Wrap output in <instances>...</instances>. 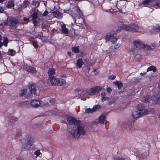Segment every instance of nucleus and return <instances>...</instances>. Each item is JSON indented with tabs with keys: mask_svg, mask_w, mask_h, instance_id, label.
Wrapping results in <instances>:
<instances>
[{
	"mask_svg": "<svg viewBox=\"0 0 160 160\" xmlns=\"http://www.w3.org/2000/svg\"><path fill=\"white\" fill-rule=\"evenodd\" d=\"M67 121L69 125H74L76 123L77 126H70L68 127V131L72 136L75 138H78L81 135H84L85 131L81 124V121L79 120H77L73 117L69 118Z\"/></svg>",
	"mask_w": 160,
	"mask_h": 160,
	"instance_id": "f257e3e1",
	"label": "nucleus"
},
{
	"mask_svg": "<svg viewBox=\"0 0 160 160\" xmlns=\"http://www.w3.org/2000/svg\"><path fill=\"white\" fill-rule=\"evenodd\" d=\"M55 70L54 68L49 69L48 73L49 77L48 81H49V84L52 86H61L66 83L65 80L61 78H55Z\"/></svg>",
	"mask_w": 160,
	"mask_h": 160,
	"instance_id": "f03ea898",
	"label": "nucleus"
},
{
	"mask_svg": "<svg viewBox=\"0 0 160 160\" xmlns=\"http://www.w3.org/2000/svg\"><path fill=\"white\" fill-rule=\"evenodd\" d=\"M22 135L21 131L20 130H18L17 131L15 137V139L16 140L19 139L23 145H25L27 146H32V141L31 140V137L30 135H27L26 136L25 138H24L22 140L20 139L21 136Z\"/></svg>",
	"mask_w": 160,
	"mask_h": 160,
	"instance_id": "7ed1b4c3",
	"label": "nucleus"
},
{
	"mask_svg": "<svg viewBox=\"0 0 160 160\" xmlns=\"http://www.w3.org/2000/svg\"><path fill=\"white\" fill-rule=\"evenodd\" d=\"M158 92L156 96L154 95L152 98L151 96L147 95L146 96H144L143 98V102L146 103H149L152 99V103L155 104H158L160 103V91H157Z\"/></svg>",
	"mask_w": 160,
	"mask_h": 160,
	"instance_id": "20e7f679",
	"label": "nucleus"
},
{
	"mask_svg": "<svg viewBox=\"0 0 160 160\" xmlns=\"http://www.w3.org/2000/svg\"><path fill=\"white\" fill-rule=\"evenodd\" d=\"M130 25L129 26L126 24H123L120 26V29H118L119 32L121 30L124 29L131 32H137L139 29V26L137 24L133 23L130 24Z\"/></svg>",
	"mask_w": 160,
	"mask_h": 160,
	"instance_id": "39448f33",
	"label": "nucleus"
},
{
	"mask_svg": "<svg viewBox=\"0 0 160 160\" xmlns=\"http://www.w3.org/2000/svg\"><path fill=\"white\" fill-rule=\"evenodd\" d=\"M7 23H5V25H8L9 26L14 27L15 28L17 27L18 25L19 24L20 22L17 18L13 16L8 17L7 19Z\"/></svg>",
	"mask_w": 160,
	"mask_h": 160,
	"instance_id": "423d86ee",
	"label": "nucleus"
},
{
	"mask_svg": "<svg viewBox=\"0 0 160 160\" xmlns=\"http://www.w3.org/2000/svg\"><path fill=\"white\" fill-rule=\"evenodd\" d=\"M133 46L134 48H132L128 50V52H132L133 54L135 53L136 49L135 48L142 49L144 43L140 40H135L133 42Z\"/></svg>",
	"mask_w": 160,
	"mask_h": 160,
	"instance_id": "0eeeda50",
	"label": "nucleus"
},
{
	"mask_svg": "<svg viewBox=\"0 0 160 160\" xmlns=\"http://www.w3.org/2000/svg\"><path fill=\"white\" fill-rule=\"evenodd\" d=\"M106 42H108L111 40V42L112 44H114L117 42L118 38H116V34L114 31L112 32L110 34H107L105 37Z\"/></svg>",
	"mask_w": 160,
	"mask_h": 160,
	"instance_id": "6e6552de",
	"label": "nucleus"
},
{
	"mask_svg": "<svg viewBox=\"0 0 160 160\" xmlns=\"http://www.w3.org/2000/svg\"><path fill=\"white\" fill-rule=\"evenodd\" d=\"M24 68L26 71L32 73H36V70L35 68L26 64H25Z\"/></svg>",
	"mask_w": 160,
	"mask_h": 160,
	"instance_id": "1a4fd4ad",
	"label": "nucleus"
},
{
	"mask_svg": "<svg viewBox=\"0 0 160 160\" xmlns=\"http://www.w3.org/2000/svg\"><path fill=\"white\" fill-rule=\"evenodd\" d=\"M75 22L76 23L78 24V25L80 26L84 23L85 21L83 18L80 16H76L75 18Z\"/></svg>",
	"mask_w": 160,
	"mask_h": 160,
	"instance_id": "9d476101",
	"label": "nucleus"
},
{
	"mask_svg": "<svg viewBox=\"0 0 160 160\" xmlns=\"http://www.w3.org/2000/svg\"><path fill=\"white\" fill-rule=\"evenodd\" d=\"M138 111L141 112H143L142 114L144 115H146L148 112V110L144 108V104L142 103H139L137 106Z\"/></svg>",
	"mask_w": 160,
	"mask_h": 160,
	"instance_id": "9b49d317",
	"label": "nucleus"
},
{
	"mask_svg": "<svg viewBox=\"0 0 160 160\" xmlns=\"http://www.w3.org/2000/svg\"><path fill=\"white\" fill-rule=\"evenodd\" d=\"M100 105L94 106L93 108H88L86 109L85 112L87 113L93 112L99 110L100 108Z\"/></svg>",
	"mask_w": 160,
	"mask_h": 160,
	"instance_id": "f8f14e48",
	"label": "nucleus"
},
{
	"mask_svg": "<svg viewBox=\"0 0 160 160\" xmlns=\"http://www.w3.org/2000/svg\"><path fill=\"white\" fill-rule=\"evenodd\" d=\"M143 112H141L138 111L133 112L132 113V117L133 118L135 119V120L139 117H141L144 115L142 114Z\"/></svg>",
	"mask_w": 160,
	"mask_h": 160,
	"instance_id": "ddd939ff",
	"label": "nucleus"
},
{
	"mask_svg": "<svg viewBox=\"0 0 160 160\" xmlns=\"http://www.w3.org/2000/svg\"><path fill=\"white\" fill-rule=\"evenodd\" d=\"M87 91H83L81 93H80L79 98L81 99L85 100L87 98H89Z\"/></svg>",
	"mask_w": 160,
	"mask_h": 160,
	"instance_id": "4468645a",
	"label": "nucleus"
},
{
	"mask_svg": "<svg viewBox=\"0 0 160 160\" xmlns=\"http://www.w3.org/2000/svg\"><path fill=\"white\" fill-rule=\"evenodd\" d=\"M54 16L57 18L60 19L62 18L63 14L60 12L58 10H56L52 12Z\"/></svg>",
	"mask_w": 160,
	"mask_h": 160,
	"instance_id": "2eb2a0df",
	"label": "nucleus"
},
{
	"mask_svg": "<svg viewBox=\"0 0 160 160\" xmlns=\"http://www.w3.org/2000/svg\"><path fill=\"white\" fill-rule=\"evenodd\" d=\"M61 28L62 30L61 33L64 34H68V30L66 28V25L64 23L61 25Z\"/></svg>",
	"mask_w": 160,
	"mask_h": 160,
	"instance_id": "dca6fc26",
	"label": "nucleus"
},
{
	"mask_svg": "<svg viewBox=\"0 0 160 160\" xmlns=\"http://www.w3.org/2000/svg\"><path fill=\"white\" fill-rule=\"evenodd\" d=\"M84 64V62L81 58H78L76 61V65L79 68H81Z\"/></svg>",
	"mask_w": 160,
	"mask_h": 160,
	"instance_id": "f3484780",
	"label": "nucleus"
},
{
	"mask_svg": "<svg viewBox=\"0 0 160 160\" xmlns=\"http://www.w3.org/2000/svg\"><path fill=\"white\" fill-rule=\"evenodd\" d=\"M40 104V102L38 100H32L30 102V104L32 106L37 108L38 107Z\"/></svg>",
	"mask_w": 160,
	"mask_h": 160,
	"instance_id": "a211bd4d",
	"label": "nucleus"
},
{
	"mask_svg": "<svg viewBox=\"0 0 160 160\" xmlns=\"http://www.w3.org/2000/svg\"><path fill=\"white\" fill-rule=\"evenodd\" d=\"M142 49L147 51H150L151 50H153V48H152L151 46L148 45L143 44L142 47Z\"/></svg>",
	"mask_w": 160,
	"mask_h": 160,
	"instance_id": "6ab92c4d",
	"label": "nucleus"
},
{
	"mask_svg": "<svg viewBox=\"0 0 160 160\" xmlns=\"http://www.w3.org/2000/svg\"><path fill=\"white\" fill-rule=\"evenodd\" d=\"M114 85L117 86L119 89H121L123 86L122 83L121 81H117L113 82Z\"/></svg>",
	"mask_w": 160,
	"mask_h": 160,
	"instance_id": "aec40b11",
	"label": "nucleus"
},
{
	"mask_svg": "<svg viewBox=\"0 0 160 160\" xmlns=\"http://www.w3.org/2000/svg\"><path fill=\"white\" fill-rule=\"evenodd\" d=\"M6 6L8 8H12L14 6V3L12 0H10L7 2Z\"/></svg>",
	"mask_w": 160,
	"mask_h": 160,
	"instance_id": "412c9836",
	"label": "nucleus"
},
{
	"mask_svg": "<svg viewBox=\"0 0 160 160\" xmlns=\"http://www.w3.org/2000/svg\"><path fill=\"white\" fill-rule=\"evenodd\" d=\"M106 118V116L104 115H101L99 118V122L101 124H104Z\"/></svg>",
	"mask_w": 160,
	"mask_h": 160,
	"instance_id": "4be33fe9",
	"label": "nucleus"
},
{
	"mask_svg": "<svg viewBox=\"0 0 160 160\" xmlns=\"http://www.w3.org/2000/svg\"><path fill=\"white\" fill-rule=\"evenodd\" d=\"M28 87L30 90H37L36 85L34 83L30 82Z\"/></svg>",
	"mask_w": 160,
	"mask_h": 160,
	"instance_id": "5701e85b",
	"label": "nucleus"
},
{
	"mask_svg": "<svg viewBox=\"0 0 160 160\" xmlns=\"http://www.w3.org/2000/svg\"><path fill=\"white\" fill-rule=\"evenodd\" d=\"M153 71V72H155L157 71V69L155 66H151L148 68L147 69V72L150 71Z\"/></svg>",
	"mask_w": 160,
	"mask_h": 160,
	"instance_id": "b1692460",
	"label": "nucleus"
},
{
	"mask_svg": "<svg viewBox=\"0 0 160 160\" xmlns=\"http://www.w3.org/2000/svg\"><path fill=\"white\" fill-rule=\"evenodd\" d=\"M33 11V13L31 14V16L32 19H37L38 18V13L37 12H36V9L34 8Z\"/></svg>",
	"mask_w": 160,
	"mask_h": 160,
	"instance_id": "393cba45",
	"label": "nucleus"
},
{
	"mask_svg": "<svg viewBox=\"0 0 160 160\" xmlns=\"http://www.w3.org/2000/svg\"><path fill=\"white\" fill-rule=\"evenodd\" d=\"M72 50L76 53H78L79 52V46L74 47L72 48Z\"/></svg>",
	"mask_w": 160,
	"mask_h": 160,
	"instance_id": "a878e982",
	"label": "nucleus"
},
{
	"mask_svg": "<svg viewBox=\"0 0 160 160\" xmlns=\"http://www.w3.org/2000/svg\"><path fill=\"white\" fill-rule=\"evenodd\" d=\"M9 42L8 39L7 38H5L3 41V45L6 47L8 46V44Z\"/></svg>",
	"mask_w": 160,
	"mask_h": 160,
	"instance_id": "bb28decb",
	"label": "nucleus"
},
{
	"mask_svg": "<svg viewBox=\"0 0 160 160\" xmlns=\"http://www.w3.org/2000/svg\"><path fill=\"white\" fill-rule=\"evenodd\" d=\"M102 87L100 86H95L92 88L90 90H101Z\"/></svg>",
	"mask_w": 160,
	"mask_h": 160,
	"instance_id": "cd10ccee",
	"label": "nucleus"
},
{
	"mask_svg": "<svg viewBox=\"0 0 160 160\" xmlns=\"http://www.w3.org/2000/svg\"><path fill=\"white\" fill-rule=\"evenodd\" d=\"M36 91H29L28 96H26V98H28L29 97H32V95L31 94L32 93H33L34 94H36Z\"/></svg>",
	"mask_w": 160,
	"mask_h": 160,
	"instance_id": "c85d7f7f",
	"label": "nucleus"
},
{
	"mask_svg": "<svg viewBox=\"0 0 160 160\" xmlns=\"http://www.w3.org/2000/svg\"><path fill=\"white\" fill-rule=\"evenodd\" d=\"M156 1L155 3H154L153 5L155 6H158L160 8V0H154Z\"/></svg>",
	"mask_w": 160,
	"mask_h": 160,
	"instance_id": "c756f323",
	"label": "nucleus"
},
{
	"mask_svg": "<svg viewBox=\"0 0 160 160\" xmlns=\"http://www.w3.org/2000/svg\"><path fill=\"white\" fill-rule=\"evenodd\" d=\"M9 54L11 56H13L16 53V51L12 49L9 50Z\"/></svg>",
	"mask_w": 160,
	"mask_h": 160,
	"instance_id": "7c9ffc66",
	"label": "nucleus"
},
{
	"mask_svg": "<svg viewBox=\"0 0 160 160\" xmlns=\"http://www.w3.org/2000/svg\"><path fill=\"white\" fill-rule=\"evenodd\" d=\"M99 91H87L88 95H93L95 94L96 92H98Z\"/></svg>",
	"mask_w": 160,
	"mask_h": 160,
	"instance_id": "2f4dec72",
	"label": "nucleus"
},
{
	"mask_svg": "<svg viewBox=\"0 0 160 160\" xmlns=\"http://www.w3.org/2000/svg\"><path fill=\"white\" fill-rule=\"evenodd\" d=\"M153 1V0H144L142 1V3L145 5H147Z\"/></svg>",
	"mask_w": 160,
	"mask_h": 160,
	"instance_id": "473e14b6",
	"label": "nucleus"
},
{
	"mask_svg": "<svg viewBox=\"0 0 160 160\" xmlns=\"http://www.w3.org/2000/svg\"><path fill=\"white\" fill-rule=\"evenodd\" d=\"M42 33L41 32H38V34H35L34 35L35 38H38L39 39H41L42 37Z\"/></svg>",
	"mask_w": 160,
	"mask_h": 160,
	"instance_id": "72a5a7b5",
	"label": "nucleus"
},
{
	"mask_svg": "<svg viewBox=\"0 0 160 160\" xmlns=\"http://www.w3.org/2000/svg\"><path fill=\"white\" fill-rule=\"evenodd\" d=\"M32 45L36 49L37 48L38 46L37 43L35 41H32Z\"/></svg>",
	"mask_w": 160,
	"mask_h": 160,
	"instance_id": "f704fd0d",
	"label": "nucleus"
},
{
	"mask_svg": "<svg viewBox=\"0 0 160 160\" xmlns=\"http://www.w3.org/2000/svg\"><path fill=\"white\" fill-rule=\"evenodd\" d=\"M116 77L115 75H113V74H112L108 76V78L109 79H111L112 80H114L116 78Z\"/></svg>",
	"mask_w": 160,
	"mask_h": 160,
	"instance_id": "c9c22d12",
	"label": "nucleus"
},
{
	"mask_svg": "<svg viewBox=\"0 0 160 160\" xmlns=\"http://www.w3.org/2000/svg\"><path fill=\"white\" fill-rule=\"evenodd\" d=\"M32 21L34 26L35 27L37 26L38 25V21L37 20V19H32Z\"/></svg>",
	"mask_w": 160,
	"mask_h": 160,
	"instance_id": "e433bc0d",
	"label": "nucleus"
},
{
	"mask_svg": "<svg viewBox=\"0 0 160 160\" xmlns=\"http://www.w3.org/2000/svg\"><path fill=\"white\" fill-rule=\"evenodd\" d=\"M34 154L37 156H38L41 154L40 150H38L34 152Z\"/></svg>",
	"mask_w": 160,
	"mask_h": 160,
	"instance_id": "4c0bfd02",
	"label": "nucleus"
},
{
	"mask_svg": "<svg viewBox=\"0 0 160 160\" xmlns=\"http://www.w3.org/2000/svg\"><path fill=\"white\" fill-rule=\"evenodd\" d=\"M48 14V11L46 9L44 12L42 14V16L43 17H46Z\"/></svg>",
	"mask_w": 160,
	"mask_h": 160,
	"instance_id": "58836bf2",
	"label": "nucleus"
},
{
	"mask_svg": "<svg viewBox=\"0 0 160 160\" xmlns=\"http://www.w3.org/2000/svg\"><path fill=\"white\" fill-rule=\"evenodd\" d=\"M109 98L104 96L102 97V101L103 102V101H108L109 100Z\"/></svg>",
	"mask_w": 160,
	"mask_h": 160,
	"instance_id": "ea45409f",
	"label": "nucleus"
},
{
	"mask_svg": "<svg viewBox=\"0 0 160 160\" xmlns=\"http://www.w3.org/2000/svg\"><path fill=\"white\" fill-rule=\"evenodd\" d=\"M18 118L15 117L14 116H11L10 118V120H14V121H16L18 120Z\"/></svg>",
	"mask_w": 160,
	"mask_h": 160,
	"instance_id": "a19ab883",
	"label": "nucleus"
},
{
	"mask_svg": "<svg viewBox=\"0 0 160 160\" xmlns=\"http://www.w3.org/2000/svg\"><path fill=\"white\" fill-rule=\"evenodd\" d=\"M154 29L155 30H158L160 31V25L158 24L156 26V27H155Z\"/></svg>",
	"mask_w": 160,
	"mask_h": 160,
	"instance_id": "79ce46f5",
	"label": "nucleus"
},
{
	"mask_svg": "<svg viewBox=\"0 0 160 160\" xmlns=\"http://www.w3.org/2000/svg\"><path fill=\"white\" fill-rule=\"evenodd\" d=\"M49 102L50 103L53 104L55 103V99L54 98H52L50 100Z\"/></svg>",
	"mask_w": 160,
	"mask_h": 160,
	"instance_id": "37998d69",
	"label": "nucleus"
},
{
	"mask_svg": "<svg viewBox=\"0 0 160 160\" xmlns=\"http://www.w3.org/2000/svg\"><path fill=\"white\" fill-rule=\"evenodd\" d=\"M23 20L26 22V23H27L29 21V18L26 17L24 18Z\"/></svg>",
	"mask_w": 160,
	"mask_h": 160,
	"instance_id": "c03bdc74",
	"label": "nucleus"
},
{
	"mask_svg": "<svg viewBox=\"0 0 160 160\" xmlns=\"http://www.w3.org/2000/svg\"><path fill=\"white\" fill-rule=\"evenodd\" d=\"M22 91L21 93H20V96H24L26 93L27 92H26V91Z\"/></svg>",
	"mask_w": 160,
	"mask_h": 160,
	"instance_id": "a18cd8bd",
	"label": "nucleus"
},
{
	"mask_svg": "<svg viewBox=\"0 0 160 160\" xmlns=\"http://www.w3.org/2000/svg\"><path fill=\"white\" fill-rule=\"evenodd\" d=\"M117 160H126L124 158H122V157H118L116 158Z\"/></svg>",
	"mask_w": 160,
	"mask_h": 160,
	"instance_id": "49530a36",
	"label": "nucleus"
},
{
	"mask_svg": "<svg viewBox=\"0 0 160 160\" xmlns=\"http://www.w3.org/2000/svg\"><path fill=\"white\" fill-rule=\"evenodd\" d=\"M4 11V9L2 8V7L0 6V13H2Z\"/></svg>",
	"mask_w": 160,
	"mask_h": 160,
	"instance_id": "de8ad7c7",
	"label": "nucleus"
},
{
	"mask_svg": "<svg viewBox=\"0 0 160 160\" xmlns=\"http://www.w3.org/2000/svg\"><path fill=\"white\" fill-rule=\"evenodd\" d=\"M151 46L153 48L156 47H157V45L154 42L152 43L151 44Z\"/></svg>",
	"mask_w": 160,
	"mask_h": 160,
	"instance_id": "09e8293b",
	"label": "nucleus"
},
{
	"mask_svg": "<svg viewBox=\"0 0 160 160\" xmlns=\"http://www.w3.org/2000/svg\"><path fill=\"white\" fill-rule=\"evenodd\" d=\"M120 47V46L118 44H117L116 45H115L114 46V48L115 49H117L118 48Z\"/></svg>",
	"mask_w": 160,
	"mask_h": 160,
	"instance_id": "8fccbe9b",
	"label": "nucleus"
},
{
	"mask_svg": "<svg viewBox=\"0 0 160 160\" xmlns=\"http://www.w3.org/2000/svg\"><path fill=\"white\" fill-rule=\"evenodd\" d=\"M60 77L62 78H66L67 76L65 75L62 74L60 76Z\"/></svg>",
	"mask_w": 160,
	"mask_h": 160,
	"instance_id": "3c124183",
	"label": "nucleus"
},
{
	"mask_svg": "<svg viewBox=\"0 0 160 160\" xmlns=\"http://www.w3.org/2000/svg\"><path fill=\"white\" fill-rule=\"evenodd\" d=\"M3 46V43L2 42V40L0 41V48H1Z\"/></svg>",
	"mask_w": 160,
	"mask_h": 160,
	"instance_id": "603ef678",
	"label": "nucleus"
},
{
	"mask_svg": "<svg viewBox=\"0 0 160 160\" xmlns=\"http://www.w3.org/2000/svg\"><path fill=\"white\" fill-rule=\"evenodd\" d=\"M101 95L103 97H104L106 95V93L105 92H103L101 93Z\"/></svg>",
	"mask_w": 160,
	"mask_h": 160,
	"instance_id": "864d4df0",
	"label": "nucleus"
},
{
	"mask_svg": "<svg viewBox=\"0 0 160 160\" xmlns=\"http://www.w3.org/2000/svg\"><path fill=\"white\" fill-rule=\"evenodd\" d=\"M118 11L120 13H122V9L121 8H118Z\"/></svg>",
	"mask_w": 160,
	"mask_h": 160,
	"instance_id": "5fc2aeb1",
	"label": "nucleus"
},
{
	"mask_svg": "<svg viewBox=\"0 0 160 160\" xmlns=\"http://www.w3.org/2000/svg\"><path fill=\"white\" fill-rule=\"evenodd\" d=\"M146 74V72L144 73H142V72H141L140 73V75L142 76L144 75L145 74Z\"/></svg>",
	"mask_w": 160,
	"mask_h": 160,
	"instance_id": "6e6d98bb",
	"label": "nucleus"
},
{
	"mask_svg": "<svg viewBox=\"0 0 160 160\" xmlns=\"http://www.w3.org/2000/svg\"><path fill=\"white\" fill-rule=\"evenodd\" d=\"M68 55L69 56L71 57V52H67Z\"/></svg>",
	"mask_w": 160,
	"mask_h": 160,
	"instance_id": "4d7b16f0",
	"label": "nucleus"
},
{
	"mask_svg": "<svg viewBox=\"0 0 160 160\" xmlns=\"http://www.w3.org/2000/svg\"><path fill=\"white\" fill-rule=\"evenodd\" d=\"M77 10H78L79 11H80V10L79 8V7H78L77 8Z\"/></svg>",
	"mask_w": 160,
	"mask_h": 160,
	"instance_id": "13d9d810",
	"label": "nucleus"
},
{
	"mask_svg": "<svg viewBox=\"0 0 160 160\" xmlns=\"http://www.w3.org/2000/svg\"><path fill=\"white\" fill-rule=\"evenodd\" d=\"M112 90V89L110 88H108L107 89V90Z\"/></svg>",
	"mask_w": 160,
	"mask_h": 160,
	"instance_id": "bf43d9fd",
	"label": "nucleus"
},
{
	"mask_svg": "<svg viewBox=\"0 0 160 160\" xmlns=\"http://www.w3.org/2000/svg\"><path fill=\"white\" fill-rule=\"evenodd\" d=\"M107 92L109 93H111V92H112V91H110V90H109V91H107Z\"/></svg>",
	"mask_w": 160,
	"mask_h": 160,
	"instance_id": "052dcab7",
	"label": "nucleus"
},
{
	"mask_svg": "<svg viewBox=\"0 0 160 160\" xmlns=\"http://www.w3.org/2000/svg\"><path fill=\"white\" fill-rule=\"evenodd\" d=\"M2 40V36L0 34V41Z\"/></svg>",
	"mask_w": 160,
	"mask_h": 160,
	"instance_id": "680f3d73",
	"label": "nucleus"
},
{
	"mask_svg": "<svg viewBox=\"0 0 160 160\" xmlns=\"http://www.w3.org/2000/svg\"><path fill=\"white\" fill-rule=\"evenodd\" d=\"M114 10L113 9H111L110 10V12H112Z\"/></svg>",
	"mask_w": 160,
	"mask_h": 160,
	"instance_id": "e2e57ef3",
	"label": "nucleus"
},
{
	"mask_svg": "<svg viewBox=\"0 0 160 160\" xmlns=\"http://www.w3.org/2000/svg\"><path fill=\"white\" fill-rule=\"evenodd\" d=\"M98 123V122H95L94 123V125L95 124H97Z\"/></svg>",
	"mask_w": 160,
	"mask_h": 160,
	"instance_id": "0e129e2a",
	"label": "nucleus"
},
{
	"mask_svg": "<svg viewBox=\"0 0 160 160\" xmlns=\"http://www.w3.org/2000/svg\"><path fill=\"white\" fill-rule=\"evenodd\" d=\"M158 118L160 119V113H159V114L158 116Z\"/></svg>",
	"mask_w": 160,
	"mask_h": 160,
	"instance_id": "69168bd1",
	"label": "nucleus"
},
{
	"mask_svg": "<svg viewBox=\"0 0 160 160\" xmlns=\"http://www.w3.org/2000/svg\"><path fill=\"white\" fill-rule=\"evenodd\" d=\"M77 92H80L81 91H79V90H78V91H77Z\"/></svg>",
	"mask_w": 160,
	"mask_h": 160,
	"instance_id": "338daca9",
	"label": "nucleus"
},
{
	"mask_svg": "<svg viewBox=\"0 0 160 160\" xmlns=\"http://www.w3.org/2000/svg\"><path fill=\"white\" fill-rule=\"evenodd\" d=\"M75 90H78V89H75Z\"/></svg>",
	"mask_w": 160,
	"mask_h": 160,
	"instance_id": "774afa93",
	"label": "nucleus"
}]
</instances>
